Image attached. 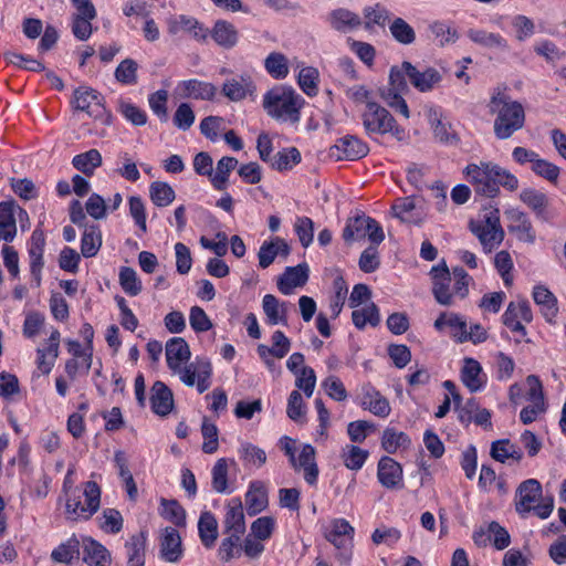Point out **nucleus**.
<instances>
[{
    "label": "nucleus",
    "mask_w": 566,
    "mask_h": 566,
    "mask_svg": "<svg viewBox=\"0 0 566 566\" xmlns=\"http://www.w3.org/2000/svg\"><path fill=\"white\" fill-rule=\"evenodd\" d=\"M463 175L475 193L486 198H495L501 186L509 191H515L520 185L514 174L493 161L470 163L463 169Z\"/></svg>",
    "instance_id": "nucleus-1"
},
{
    "label": "nucleus",
    "mask_w": 566,
    "mask_h": 566,
    "mask_svg": "<svg viewBox=\"0 0 566 566\" xmlns=\"http://www.w3.org/2000/svg\"><path fill=\"white\" fill-rule=\"evenodd\" d=\"M488 107L490 113L495 115L493 132L497 139H509L524 127V106L511 98L506 86H496L491 91Z\"/></svg>",
    "instance_id": "nucleus-2"
},
{
    "label": "nucleus",
    "mask_w": 566,
    "mask_h": 566,
    "mask_svg": "<svg viewBox=\"0 0 566 566\" xmlns=\"http://www.w3.org/2000/svg\"><path fill=\"white\" fill-rule=\"evenodd\" d=\"M303 105V97L287 85H276L265 92L262 97L264 112L271 118L282 123H297Z\"/></svg>",
    "instance_id": "nucleus-3"
},
{
    "label": "nucleus",
    "mask_w": 566,
    "mask_h": 566,
    "mask_svg": "<svg viewBox=\"0 0 566 566\" xmlns=\"http://www.w3.org/2000/svg\"><path fill=\"white\" fill-rule=\"evenodd\" d=\"M102 491L94 481H86L67 492L65 517L72 522L88 521L101 507Z\"/></svg>",
    "instance_id": "nucleus-4"
},
{
    "label": "nucleus",
    "mask_w": 566,
    "mask_h": 566,
    "mask_svg": "<svg viewBox=\"0 0 566 566\" xmlns=\"http://www.w3.org/2000/svg\"><path fill=\"white\" fill-rule=\"evenodd\" d=\"M364 128L368 135L390 134L397 140H403L406 129L399 126L394 116L378 103H369L361 112Z\"/></svg>",
    "instance_id": "nucleus-5"
},
{
    "label": "nucleus",
    "mask_w": 566,
    "mask_h": 566,
    "mask_svg": "<svg viewBox=\"0 0 566 566\" xmlns=\"http://www.w3.org/2000/svg\"><path fill=\"white\" fill-rule=\"evenodd\" d=\"M470 229L478 237L486 253L497 248L504 239V231L500 223V210L494 207L484 208L481 217L470 222Z\"/></svg>",
    "instance_id": "nucleus-6"
},
{
    "label": "nucleus",
    "mask_w": 566,
    "mask_h": 566,
    "mask_svg": "<svg viewBox=\"0 0 566 566\" xmlns=\"http://www.w3.org/2000/svg\"><path fill=\"white\" fill-rule=\"evenodd\" d=\"M355 528L345 518H333L325 527V538L337 549L336 559L349 566L353 557Z\"/></svg>",
    "instance_id": "nucleus-7"
},
{
    "label": "nucleus",
    "mask_w": 566,
    "mask_h": 566,
    "mask_svg": "<svg viewBox=\"0 0 566 566\" xmlns=\"http://www.w3.org/2000/svg\"><path fill=\"white\" fill-rule=\"evenodd\" d=\"M187 386H196L199 394L205 392L211 386L212 365L207 358L197 357L172 371Z\"/></svg>",
    "instance_id": "nucleus-8"
},
{
    "label": "nucleus",
    "mask_w": 566,
    "mask_h": 566,
    "mask_svg": "<svg viewBox=\"0 0 566 566\" xmlns=\"http://www.w3.org/2000/svg\"><path fill=\"white\" fill-rule=\"evenodd\" d=\"M355 401L361 409L378 418L385 419L391 412L388 399L370 382H364L359 386Z\"/></svg>",
    "instance_id": "nucleus-9"
},
{
    "label": "nucleus",
    "mask_w": 566,
    "mask_h": 566,
    "mask_svg": "<svg viewBox=\"0 0 566 566\" xmlns=\"http://www.w3.org/2000/svg\"><path fill=\"white\" fill-rule=\"evenodd\" d=\"M426 117L437 142L443 145H457L459 143V136L451 123L444 117L441 107H428L426 109Z\"/></svg>",
    "instance_id": "nucleus-10"
},
{
    "label": "nucleus",
    "mask_w": 566,
    "mask_h": 566,
    "mask_svg": "<svg viewBox=\"0 0 566 566\" xmlns=\"http://www.w3.org/2000/svg\"><path fill=\"white\" fill-rule=\"evenodd\" d=\"M533 313L527 301L510 302L502 315L503 324L512 332L522 337L526 336L524 323H531Z\"/></svg>",
    "instance_id": "nucleus-11"
},
{
    "label": "nucleus",
    "mask_w": 566,
    "mask_h": 566,
    "mask_svg": "<svg viewBox=\"0 0 566 566\" xmlns=\"http://www.w3.org/2000/svg\"><path fill=\"white\" fill-rule=\"evenodd\" d=\"M60 331L57 328H52L45 344L43 346L38 347L35 350L36 368L43 375H49L52 371L53 367L55 366V361L60 355Z\"/></svg>",
    "instance_id": "nucleus-12"
},
{
    "label": "nucleus",
    "mask_w": 566,
    "mask_h": 566,
    "mask_svg": "<svg viewBox=\"0 0 566 566\" xmlns=\"http://www.w3.org/2000/svg\"><path fill=\"white\" fill-rule=\"evenodd\" d=\"M28 219V212L12 201L0 202V239L10 242L17 234V220Z\"/></svg>",
    "instance_id": "nucleus-13"
},
{
    "label": "nucleus",
    "mask_w": 566,
    "mask_h": 566,
    "mask_svg": "<svg viewBox=\"0 0 566 566\" xmlns=\"http://www.w3.org/2000/svg\"><path fill=\"white\" fill-rule=\"evenodd\" d=\"M408 72V80L412 86L421 93L431 92L437 88L443 80L442 73L434 67L418 70L411 63L405 62Z\"/></svg>",
    "instance_id": "nucleus-14"
},
{
    "label": "nucleus",
    "mask_w": 566,
    "mask_h": 566,
    "mask_svg": "<svg viewBox=\"0 0 566 566\" xmlns=\"http://www.w3.org/2000/svg\"><path fill=\"white\" fill-rule=\"evenodd\" d=\"M74 107L86 112L88 116L97 118L105 113L101 95L93 88L81 86L74 91Z\"/></svg>",
    "instance_id": "nucleus-15"
},
{
    "label": "nucleus",
    "mask_w": 566,
    "mask_h": 566,
    "mask_svg": "<svg viewBox=\"0 0 566 566\" xmlns=\"http://www.w3.org/2000/svg\"><path fill=\"white\" fill-rule=\"evenodd\" d=\"M45 247V237L41 230H34L28 248L30 273L35 286L41 285V273L44 265L43 253Z\"/></svg>",
    "instance_id": "nucleus-16"
},
{
    "label": "nucleus",
    "mask_w": 566,
    "mask_h": 566,
    "mask_svg": "<svg viewBox=\"0 0 566 566\" xmlns=\"http://www.w3.org/2000/svg\"><path fill=\"white\" fill-rule=\"evenodd\" d=\"M542 496V485L536 479L523 481L515 495V507L521 514L530 513Z\"/></svg>",
    "instance_id": "nucleus-17"
},
{
    "label": "nucleus",
    "mask_w": 566,
    "mask_h": 566,
    "mask_svg": "<svg viewBox=\"0 0 566 566\" xmlns=\"http://www.w3.org/2000/svg\"><path fill=\"white\" fill-rule=\"evenodd\" d=\"M175 93L181 98L210 101L214 97L217 87L211 83L191 78L178 82Z\"/></svg>",
    "instance_id": "nucleus-18"
},
{
    "label": "nucleus",
    "mask_w": 566,
    "mask_h": 566,
    "mask_svg": "<svg viewBox=\"0 0 566 566\" xmlns=\"http://www.w3.org/2000/svg\"><path fill=\"white\" fill-rule=\"evenodd\" d=\"M310 276L307 263H301L296 266H287L283 274L277 279V289L284 295H291L296 287L306 284Z\"/></svg>",
    "instance_id": "nucleus-19"
},
{
    "label": "nucleus",
    "mask_w": 566,
    "mask_h": 566,
    "mask_svg": "<svg viewBox=\"0 0 566 566\" xmlns=\"http://www.w3.org/2000/svg\"><path fill=\"white\" fill-rule=\"evenodd\" d=\"M159 546L160 558L167 563H178L184 556L181 537L174 527H166L163 531Z\"/></svg>",
    "instance_id": "nucleus-20"
},
{
    "label": "nucleus",
    "mask_w": 566,
    "mask_h": 566,
    "mask_svg": "<svg viewBox=\"0 0 566 566\" xmlns=\"http://www.w3.org/2000/svg\"><path fill=\"white\" fill-rule=\"evenodd\" d=\"M291 307V302L280 301L273 294H265L262 298L265 323L270 326L279 324L287 325V313Z\"/></svg>",
    "instance_id": "nucleus-21"
},
{
    "label": "nucleus",
    "mask_w": 566,
    "mask_h": 566,
    "mask_svg": "<svg viewBox=\"0 0 566 566\" xmlns=\"http://www.w3.org/2000/svg\"><path fill=\"white\" fill-rule=\"evenodd\" d=\"M433 326L438 332H442L448 328L450 336L457 343H465L468 322L464 316L453 312H443L434 321Z\"/></svg>",
    "instance_id": "nucleus-22"
},
{
    "label": "nucleus",
    "mask_w": 566,
    "mask_h": 566,
    "mask_svg": "<svg viewBox=\"0 0 566 566\" xmlns=\"http://www.w3.org/2000/svg\"><path fill=\"white\" fill-rule=\"evenodd\" d=\"M377 479L386 489H398L402 485V468L392 458L382 457L378 462Z\"/></svg>",
    "instance_id": "nucleus-23"
},
{
    "label": "nucleus",
    "mask_w": 566,
    "mask_h": 566,
    "mask_svg": "<svg viewBox=\"0 0 566 566\" xmlns=\"http://www.w3.org/2000/svg\"><path fill=\"white\" fill-rule=\"evenodd\" d=\"M431 273L433 277L432 293L436 301L441 305H451L454 293L449 270L447 268H433Z\"/></svg>",
    "instance_id": "nucleus-24"
},
{
    "label": "nucleus",
    "mask_w": 566,
    "mask_h": 566,
    "mask_svg": "<svg viewBox=\"0 0 566 566\" xmlns=\"http://www.w3.org/2000/svg\"><path fill=\"white\" fill-rule=\"evenodd\" d=\"M224 510V534H235L242 536L245 533V518L241 500L239 497L231 499L227 503Z\"/></svg>",
    "instance_id": "nucleus-25"
},
{
    "label": "nucleus",
    "mask_w": 566,
    "mask_h": 566,
    "mask_svg": "<svg viewBox=\"0 0 566 566\" xmlns=\"http://www.w3.org/2000/svg\"><path fill=\"white\" fill-rule=\"evenodd\" d=\"M368 154V146L355 136H345L337 140L332 155L337 159L357 160Z\"/></svg>",
    "instance_id": "nucleus-26"
},
{
    "label": "nucleus",
    "mask_w": 566,
    "mask_h": 566,
    "mask_svg": "<svg viewBox=\"0 0 566 566\" xmlns=\"http://www.w3.org/2000/svg\"><path fill=\"white\" fill-rule=\"evenodd\" d=\"M76 13L72 24L74 35H91L93 32L91 21L96 17V11L91 0H72Z\"/></svg>",
    "instance_id": "nucleus-27"
},
{
    "label": "nucleus",
    "mask_w": 566,
    "mask_h": 566,
    "mask_svg": "<svg viewBox=\"0 0 566 566\" xmlns=\"http://www.w3.org/2000/svg\"><path fill=\"white\" fill-rule=\"evenodd\" d=\"M461 380L471 392H476L481 391L486 386L488 376L476 359L464 358L461 369Z\"/></svg>",
    "instance_id": "nucleus-28"
},
{
    "label": "nucleus",
    "mask_w": 566,
    "mask_h": 566,
    "mask_svg": "<svg viewBox=\"0 0 566 566\" xmlns=\"http://www.w3.org/2000/svg\"><path fill=\"white\" fill-rule=\"evenodd\" d=\"M507 228L518 240L533 242L535 234L528 217L521 210L512 208L505 211Z\"/></svg>",
    "instance_id": "nucleus-29"
},
{
    "label": "nucleus",
    "mask_w": 566,
    "mask_h": 566,
    "mask_svg": "<svg viewBox=\"0 0 566 566\" xmlns=\"http://www.w3.org/2000/svg\"><path fill=\"white\" fill-rule=\"evenodd\" d=\"M166 361L171 371L187 364L191 357L188 343L181 337H172L166 343Z\"/></svg>",
    "instance_id": "nucleus-30"
},
{
    "label": "nucleus",
    "mask_w": 566,
    "mask_h": 566,
    "mask_svg": "<svg viewBox=\"0 0 566 566\" xmlns=\"http://www.w3.org/2000/svg\"><path fill=\"white\" fill-rule=\"evenodd\" d=\"M289 254L290 247L284 239L275 237L271 240H265L258 253L259 266L266 269L274 262L276 256H287Z\"/></svg>",
    "instance_id": "nucleus-31"
},
{
    "label": "nucleus",
    "mask_w": 566,
    "mask_h": 566,
    "mask_svg": "<svg viewBox=\"0 0 566 566\" xmlns=\"http://www.w3.org/2000/svg\"><path fill=\"white\" fill-rule=\"evenodd\" d=\"M295 470H303L304 480L310 485H315L318 478V468L315 461V449L311 444H304L296 457Z\"/></svg>",
    "instance_id": "nucleus-32"
},
{
    "label": "nucleus",
    "mask_w": 566,
    "mask_h": 566,
    "mask_svg": "<svg viewBox=\"0 0 566 566\" xmlns=\"http://www.w3.org/2000/svg\"><path fill=\"white\" fill-rule=\"evenodd\" d=\"M150 407L160 417L167 416L174 408L172 392L163 381H156L151 387Z\"/></svg>",
    "instance_id": "nucleus-33"
},
{
    "label": "nucleus",
    "mask_w": 566,
    "mask_h": 566,
    "mask_svg": "<svg viewBox=\"0 0 566 566\" xmlns=\"http://www.w3.org/2000/svg\"><path fill=\"white\" fill-rule=\"evenodd\" d=\"M532 296L545 319L552 323L558 313L555 295L545 285L537 284L533 287Z\"/></svg>",
    "instance_id": "nucleus-34"
},
{
    "label": "nucleus",
    "mask_w": 566,
    "mask_h": 566,
    "mask_svg": "<svg viewBox=\"0 0 566 566\" xmlns=\"http://www.w3.org/2000/svg\"><path fill=\"white\" fill-rule=\"evenodd\" d=\"M255 85L250 76H240L227 80L222 85L223 95L232 102L244 99L253 94Z\"/></svg>",
    "instance_id": "nucleus-35"
},
{
    "label": "nucleus",
    "mask_w": 566,
    "mask_h": 566,
    "mask_svg": "<svg viewBox=\"0 0 566 566\" xmlns=\"http://www.w3.org/2000/svg\"><path fill=\"white\" fill-rule=\"evenodd\" d=\"M268 491L263 482L253 481L245 493V505L249 515H256L268 507Z\"/></svg>",
    "instance_id": "nucleus-36"
},
{
    "label": "nucleus",
    "mask_w": 566,
    "mask_h": 566,
    "mask_svg": "<svg viewBox=\"0 0 566 566\" xmlns=\"http://www.w3.org/2000/svg\"><path fill=\"white\" fill-rule=\"evenodd\" d=\"M198 535L201 544L210 549L214 546L218 538V521L210 511H205L200 514L198 521Z\"/></svg>",
    "instance_id": "nucleus-37"
},
{
    "label": "nucleus",
    "mask_w": 566,
    "mask_h": 566,
    "mask_svg": "<svg viewBox=\"0 0 566 566\" xmlns=\"http://www.w3.org/2000/svg\"><path fill=\"white\" fill-rule=\"evenodd\" d=\"M502 31L516 34H528L536 31L534 22L523 14L503 15L497 18Z\"/></svg>",
    "instance_id": "nucleus-38"
},
{
    "label": "nucleus",
    "mask_w": 566,
    "mask_h": 566,
    "mask_svg": "<svg viewBox=\"0 0 566 566\" xmlns=\"http://www.w3.org/2000/svg\"><path fill=\"white\" fill-rule=\"evenodd\" d=\"M168 31L172 34L198 35L203 32V27L192 17L184 14L170 15L167 19Z\"/></svg>",
    "instance_id": "nucleus-39"
},
{
    "label": "nucleus",
    "mask_w": 566,
    "mask_h": 566,
    "mask_svg": "<svg viewBox=\"0 0 566 566\" xmlns=\"http://www.w3.org/2000/svg\"><path fill=\"white\" fill-rule=\"evenodd\" d=\"M238 166V160L234 157L224 156L218 163L216 170H212L210 181L216 190H224L228 187V181L231 172Z\"/></svg>",
    "instance_id": "nucleus-40"
},
{
    "label": "nucleus",
    "mask_w": 566,
    "mask_h": 566,
    "mask_svg": "<svg viewBox=\"0 0 566 566\" xmlns=\"http://www.w3.org/2000/svg\"><path fill=\"white\" fill-rule=\"evenodd\" d=\"M103 158L101 153L93 148L87 151L75 155L72 158L73 167L86 177H92L95 170L101 167Z\"/></svg>",
    "instance_id": "nucleus-41"
},
{
    "label": "nucleus",
    "mask_w": 566,
    "mask_h": 566,
    "mask_svg": "<svg viewBox=\"0 0 566 566\" xmlns=\"http://www.w3.org/2000/svg\"><path fill=\"white\" fill-rule=\"evenodd\" d=\"M491 455L501 463H505L510 460L520 462L523 458V452L516 444L505 439L492 443Z\"/></svg>",
    "instance_id": "nucleus-42"
},
{
    "label": "nucleus",
    "mask_w": 566,
    "mask_h": 566,
    "mask_svg": "<svg viewBox=\"0 0 566 566\" xmlns=\"http://www.w3.org/2000/svg\"><path fill=\"white\" fill-rule=\"evenodd\" d=\"M328 21L332 27L339 32L353 31L361 22L358 14L344 8L332 11Z\"/></svg>",
    "instance_id": "nucleus-43"
},
{
    "label": "nucleus",
    "mask_w": 566,
    "mask_h": 566,
    "mask_svg": "<svg viewBox=\"0 0 566 566\" xmlns=\"http://www.w3.org/2000/svg\"><path fill=\"white\" fill-rule=\"evenodd\" d=\"M125 548L129 566L145 565L146 535L144 533L132 535Z\"/></svg>",
    "instance_id": "nucleus-44"
},
{
    "label": "nucleus",
    "mask_w": 566,
    "mask_h": 566,
    "mask_svg": "<svg viewBox=\"0 0 566 566\" xmlns=\"http://www.w3.org/2000/svg\"><path fill=\"white\" fill-rule=\"evenodd\" d=\"M300 67L297 74V84L302 92L310 97L316 96L318 93L319 72L313 66H303L297 64Z\"/></svg>",
    "instance_id": "nucleus-45"
},
{
    "label": "nucleus",
    "mask_w": 566,
    "mask_h": 566,
    "mask_svg": "<svg viewBox=\"0 0 566 566\" xmlns=\"http://www.w3.org/2000/svg\"><path fill=\"white\" fill-rule=\"evenodd\" d=\"M102 245V234L97 226L85 227L81 238V254L84 258H92L97 254Z\"/></svg>",
    "instance_id": "nucleus-46"
},
{
    "label": "nucleus",
    "mask_w": 566,
    "mask_h": 566,
    "mask_svg": "<svg viewBox=\"0 0 566 566\" xmlns=\"http://www.w3.org/2000/svg\"><path fill=\"white\" fill-rule=\"evenodd\" d=\"M84 552V560L88 566H108L111 563L108 551L94 539L87 541Z\"/></svg>",
    "instance_id": "nucleus-47"
},
{
    "label": "nucleus",
    "mask_w": 566,
    "mask_h": 566,
    "mask_svg": "<svg viewBox=\"0 0 566 566\" xmlns=\"http://www.w3.org/2000/svg\"><path fill=\"white\" fill-rule=\"evenodd\" d=\"M352 321L358 329H364L368 324L375 327L380 322L379 310L376 304L370 303L361 308L354 310Z\"/></svg>",
    "instance_id": "nucleus-48"
},
{
    "label": "nucleus",
    "mask_w": 566,
    "mask_h": 566,
    "mask_svg": "<svg viewBox=\"0 0 566 566\" xmlns=\"http://www.w3.org/2000/svg\"><path fill=\"white\" fill-rule=\"evenodd\" d=\"M238 453L245 467L261 468L266 462L265 451L250 442L241 443Z\"/></svg>",
    "instance_id": "nucleus-49"
},
{
    "label": "nucleus",
    "mask_w": 566,
    "mask_h": 566,
    "mask_svg": "<svg viewBox=\"0 0 566 566\" xmlns=\"http://www.w3.org/2000/svg\"><path fill=\"white\" fill-rule=\"evenodd\" d=\"M149 197L153 203L157 207H167L176 198V192L172 187L164 181H154L149 186Z\"/></svg>",
    "instance_id": "nucleus-50"
},
{
    "label": "nucleus",
    "mask_w": 566,
    "mask_h": 566,
    "mask_svg": "<svg viewBox=\"0 0 566 566\" xmlns=\"http://www.w3.org/2000/svg\"><path fill=\"white\" fill-rule=\"evenodd\" d=\"M411 443L410 438L402 431L392 428L385 429L381 438V447L387 453H395L399 448H408Z\"/></svg>",
    "instance_id": "nucleus-51"
},
{
    "label": "nucleus",
    "mask_w": 566,
    "mask_h": 566,
    "mask_svg": "<svg viewBox=\"0 0 566 566\" xmlns=\"http://www.w3.org/2000/svg\"><path fill=\"white\" fill-rule=\"evenodd\" d=\"M3 59L8 64H12L27 71L41 72L45 69L41 60L14 51H6L3 53Z\"/></svg>",
    "instance_id": "nucleus-52"
},
{
    "label": "nucleus",
    "mask_w": 566,
    "mask_h": 566,
    "mask_svg": "<svg viewBox=\"0 0 566 566\" xmlns=\"http://www.w3.org/2000/svg\"><path fill=\"white\" fill-rule=\"evenodd\" d=\"M394 216L403 222H416L419 214L416 209V200L412 197L398 198L391 206Z\"/></svg>",
    "instance_id": "nucleus-53"
},
{
    "label": "nucleus",
    "mask_w": 566,
    "mask_h": 566,
    "mask_svg": "<svg viewBox=\"0 0 566 566\" xmlns=\"http://www.w3.org/2000/svg\"><path fill=\"white\" fill-rule=\"evenodd\" d=\"M369 452L357 446L347 444L342 450V459L344 465L354 471H358L363 468L366 460L368 459Z\"/></svg>",
    "instance_id": "nucleus-54"
},
{
    "label": "nucleus",
    "mask_w": 566,
    "mask_h": 566,
    "mask_svg": "<svg viewBox=\"0 0 566 566\" xmlns=\"http://www.w3.org/2000/svg\"><path fill=\"white\" fill-rule=\"evenodd\" d=\"M334 294L329 301V311L332 318H336L345 304L348 293V286L342 276H337L333 281Z\"/></svg>",
    "instance_id": "nucleus-55"
},
{
    "label": "nucleus",
    "mask_w": 566,
    "mask_h": 566,
    "mask_svg": "<svg viewBox=\"0 0 566 566\" xmlns=\"http://www.w3.org/2000/svg\"><path fill=\"white\" fill-rule=\"evenodd\" d=\"M65 345L72 358L82 359L83 375H87L93 363V348L82 346L78 340L72 338H67Z\"/></svg>",
    "instance_id": "nucleus-56"
},
{
    "label": "nucleus",
    "mask_w": 566,
    "mask_h": 566,
    "mask_svg": "<svg viewBox=\"0 0 566 566\" xmlns=\"http://www.w3.org/2000/svg\"><path fill=\"white\" fill-rule=\"evenodd\" d=\"M520 200L538 216H542L547 207L546 195L534 188L523 189L520 192Z\"/></svg>",
    "instance_id": "nucleus-57"
},
{
    "label": "nucleus",
    "mask_w": 566,
    "mask_h": 566,
    "mask_svg": "<svg viewBox=\"0 0 566 566\" xmlns=\"http://www.w3.org/2000/svg\"><path fill=\"white\" fill-rule=\"evenodd\" d=\"M315 409L317 411L318 427L315 430L314 439L316 442L324 443L328 439V429L331 426V413L325 407L322 399L316 398L314 401Z\"/></svg>",
    "instance_id": "nucleus-58"
},
{
    "label": "nucleus",
    "mask_w": 566,
    "mask_h": 566,
    "mask_svg": "<svg viewBox=\"0 0 566 566\" xmlns=\"http://www.w3.org/2000/svg\"><path fill=\"white\" fill-rule=\"evenodd\" d=\"M371 222L370 217L359 216L350 220L344 229L343 237L346 241H358L366 238L368 227Z\"/></svg>",
    "instance_id": "nucleus-59"
},
{
    "label": "nucleus",
    "mask_w": 566,
    "mask_h": 566,
    "mask_svg": "<svg viewBox=\"0 0 566 566\" xmlns=\"http://www.w3.org/2000/svg\"><path fill=\"white\" fill-rule=\"evenodd\" d=\"M102 531L107 534H118L123 530V516L116 509H105L97 518Z\"/></svg>",
    "instance_id": "nucleus-60"
},
{
    "label": "nucleus",
    "mask_w": 566,
    "mask_h": 566,
    "mask_svg": "<svg viewBox=\"0 0 566 566\" xmlns=\"http://www.w3.org/2000/svg\"><path fill=\"white\" fill-rule=\"evenodd\" d=\"M301 161V154L295 147L285 148L273 156L270 165L272 168L283 171L289 170Z\"/></svg>",
    "instance_id": "nucleus-61"
},
{
    "label": "nucleus",
    "mask_w": 566,
    "mask_h": 566,
    "mask_svg": "<svg viewBox=\"0 0 566 566\" xmlns=\"http://www.w3.org/2000/svg\"><path fill=\"white\" fill-rule=\"evenodd\" d=\"M531 170L538 177L556 185L560 175V169L554 163L544 159L541 155L536 158L531 167Z\"/></svg>",
    "instance_id": "nucleus-62"
},
{
    "label": "nucleus",
    "mask_w": 566,
    "mask_h": 566,
    "mask_svg": "<svg viewBox=\"0 0 566 566\" xmlns=\"http://www.w3.org/2000/svg\"><path fill=\"white\" fill-rule=\"evenodd\" d=\"M212 488L218 493H231L228 485V460L219 459L212 468Z\"/></svg>",
    "instance_id": "nucleus-63"
},
{
    "label": "nucleus",
    "mask_w": 566,
    "mask_h": 566,
    "mask_svg": "<svg viewBox=\"0 0 566 566\" xmlns=\"http://www.w3.org/2000/svg\"><path fill=\"white\" fill-rule=\"evenodd\" d=\"M218 548V556L223 562L239 557L241 553V535L226 534Z\"/></svg>",
    "instance_id": "nucleus-64"
}]
</instances>
